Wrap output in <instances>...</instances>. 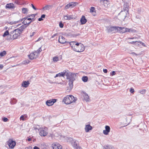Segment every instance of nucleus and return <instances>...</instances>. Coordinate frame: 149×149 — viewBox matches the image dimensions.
I'll list each match as a JSON object with an SVG mask.
<instances>
[{
  "mask_svg": "<svg viewBox=\"0 0 149 149\" xmlns=\"http://www.w3.org/2000/svg\"><path fill=\"white\" fill-rule=\"evenodd\" d=\"M77 73H74L70 72L68 70H66L65 75L66 76V79L69 81L68 84L70 88L71 89L73 86V82L76 79Z\"/></svg>",
  "mask_w": 149,
  "mask_h": 149,
  "instance_id": "obj_1",
  "label": "nucleus"
},
{
  "mask_svg": "<svg viewBox=\"0 0 149 149\" xmlns=\"http://www.w3.org/2000/svg\"><path fill=\"white\" fill-rule=\"evenodd\" d=\"M76 100L73 95H68L64 98L63 101L65 104H69L75 102Z\"/></svg>",
  "mask_w": 149,
  "mask_h": 149,
  "instance_id": "obj_2",
  "label": "nucleus"
},
{
  "mask_svg": "<svg viewBox=\"0 0 149 149\" xmlns=\"http://www.w3.org/2000/svg\"><path fill=\"white\" fill-rule=\"evenodd\" d=\"M76 46L75 47H74V50L79 52H82L84 51L85 49L84 46L81 43L77 42L76 43Z\"/></svg>",
  "mask_w": 149,
  "mask_h": 149,
  "instance_id": "obj_3",
  "label": "nucleus"
},
{
  "mask_svg": "<svg viewBox=\"0 0 149 149\" xmlns=\"http://www.w3.org/2000/svg\"><path fill=\"white\" fill-rule=\"evenodd\" d=\"M17 29L13 30L10 32V38L9 40H13L17 38L20 34L18 31H16Z\"/></svg>",
  "mask_w": 149,
  "mask_h": 149,
  "instance_id": "obj_4",
  "label": "nucleus"
},
{
  "mask_svg": "<svg viewBox=\"0 0 149 149\" xmlns=\"http://www.w3.org/2000/svg\"><path fill=\"white\" fill-rule=\"evenodd\" d=\"M40 135L41 136H45L48 133L47 128V127H44L40 129Z\"/></svg>",
  "mask_w": 149,
  "mask_h": 149,
  "instance_id": "obj_5",
  "label": "nucleus"
},
{
  "mask_svg": "<svg viewBox=\"0 0 149 149\" xmlns=\"http://www.w3.org/2000/svg\"><path fill=\"white\" fill-rule=\"evenodd\" d=\"M118 26H112L110 27H108L107 28V31L108 32H113L118 31Z\"/></svg>",
  "mask_w": 149,
  "mask_h": 149,
  "instance_id": "obj_6",
  "label": "nucleus"
},
{
  "mask_svg": "<svg viewBox=\"0 0 149 149\" xmlns=\"http://www.w3.org/2000/svg\"><path fill=\"white\" fill-rule=\"evenodd\" d=\"M28 57L30 59L33 60L38 57V53L36 51H34L28 55Z\"/></svg>",
  "mask_w": 149,
  "mask_h": 149,
  "instance_id": "obj_7",
  "label": "nucleus"
},
{
  "mask_svg": "<svg viewBox=\"0 0 149 149\" xmlns=\"http://www.w3.org/2000/svg\"><path fill=\"white\" fill-rule=\"evenodd\" d=\"M7 144L10 148H13L16 145V142L12 139H9L7 141Z\"/></svg>",
  "mask_w": 149,
  "mask_h": 149,
  "instance_id": "obj_8",
  "label": "nucleus"
},
{
  "mask_svg": "<svg viewBox=\"0 0 149 149\" xmlns=\"http://www.w3.org/2000/svg\"><path fill=\"white\" fill-rule=\"evenodd\" d=\"M29 25L24 24V25H22L20 27L17 29V30H16V31H18L19 33L20 34L22 33V32Z\"/></svg>",
  "mask_w": 149,
  "mask_h": 149,
  "instance_id": "obj_9",
  "label": "nucleus"
},
{
  "mask_svg": "<svg viewBox=\"0 0 149 149\" xmlns=\"http://www.w3.org/2000/svg\"><path fill=\"white\" fill-rule=\"evenodd\" d=\"M57 100L56 99H52L47 100L46 102V104L48 106H52L56 102Z\"/></svg>",
  "mask_w": 149,
  "mask_h": 149,
  "instance_id": "obj_10",
  "label": "nucleus"
},
{
  "mask_svg": "<svg viewBox=\"0 0 149 149\" xmlns=\"http://www.w3.org/2000/svg\"><path fill=\"white\" fill-rule=\"evenodd\" d=\"M52 147L53 149H62V146L56 143L52 144Z\"/></svg>",
  "mask_w": 149,
  "mask_h": 149,
  "instance_id": "obj_11",
  "label": "nucleus"
},
{
  "mask_svg": "<svg viewBox=\"0 0 149 149\" xmlns=\"http://www.w3.org/2000/svg\"><path fill=\"white\" fill-rule=\"evenodd\" d=\"M27 17H24L23 18H22V19H24L23 21L22 22V23L24 24H27L29 25L30 23L31 22V21H30L29 22V21H27V20H31V18H28Z\"/></svg>",
  "mask_w": 149,
  "mask_h": 149,
  "instance_id": "obj_12",
  "label": "nucleus"
},
{
  "mask_svg": "<svg viewBox=\"0 0 149 149\" xmlns=\"http://www.w3.org/2000/svg\"><path fill=\"white\" fill-rule=\"evenodd\" d=\"M118 31H119L123 33L127 32V30H128V28L119 26H118Z\"/></svg>",
  "mask_w": 149,
  "mask_h": 149,
  "instance_id": "obj_13",
  "label": "nucleus"
},
{
  "mask_svg": "<svg viewBox=\"0 0 149 149\" xmlns=\"http://www.w3.org/2000/svg\"><path fill=\"white\" fill-rule=\"evenodd\" d=\"M58 41L61 44H64L66 42L65 38L63 36H59Z\"/></svg>",
  "mask_w": 149,
  "mask_h": 149,
  "instance_id": "obj_14",
  "label": "nucleus"
},
{
  "mask_svg": "<svg viewBox=\"0 0 149 149\" xmlns=\"http://www.w3.org/2000/svg\"><path fill=\"white\" fill-rule=\"evenodd\" d=\"M105 130L103 131V133L105 135H107L109 133L110 131V127L109 126L106 125L105 127Z\"/></svg>",
  "mask_w": 149,
  "mask_h": 149,
  "instance_id": "obj_15",
  "label": "nucleus"
},
{
  "mask_svg": "<svg viewBox=\"0 0 149 149\" xmlns=\"http://www.w3.org/2000/svg\"><path fill=\"white\" fill-rule=\"evenodd\" d=\"M73 143L74 146L77 149H81V148L79 146V142L78 141L74 140L73 141Z\"/></svg>",
  "mask_w": 149,
  "mask_h": 149,
  "instance_id": "obj_16",
  "label": "nucleus"
},
{
  "mask_svg": "<svg viewBox=\"0 0 149 149\" xmlns=\"http://www.w3.org/2000/svg\"><path fill=\"white\" fill-rule=\"evenodd\" d=\"M80 21L81 24H84L86 23L87 22V20L84 16L83 15L82 16L80 19Z\"/></svg>",
  "mask_w": 149,
  "mask_h": 149,
  "instance_id": "obj_17",
  "label": "nucleus"
},
{
  "mask_svg": "<svg viewBox=\"0 0 149 149\" xmlns=\"http://www.w3.org/2000/svg\"><path fill=\"white\" fill-rule=\"evenodd\" d=\"M66 72V70L64 71L63 72L59 73L58 74H57L55 76V78L58 77H64V76H65V73Z\"/></svg>",
  "mask_w": 149,
  "mask_h": 149,
  "instance_id": "obj_18",
  "label": "nucleus"
},
{
  "mask_svg": "<svg viewBox=\"0 0 149 149\" xmlns=\"http://www.w3.org/2000/svg\"><path fill=\"white\" fill-rule=\"evenodd\" d=\"M15 6L13 3L7 4L6 6V8L9 9H13L15 8Z\"/></svg>",
  "mask_w": 149,
  "mask_h": 149,
  "instance_id": "obj_19",
  "label": "nucleus"
},
{
  "mask_svg": "<svg viewBox=\"0 0 149 149\" xmlns=\"http://www.w3.org/2000/svg\"><path fill=\"white\" fill-rule=\"evenodd\" d=\"M92 129V127L90 125H86L85 128V131L87 132H88L90 130H91Z\"/></svg>",
  "mask_w": 149,
  "mask_h": 149,
  "instance_id": "obj_20",
  "label": "nucleus"
},
{
  "mask_svg": "<svg viewBox=\"0 0 149 149\" xmlns=\"http://www.w3.org/2000/svg\"><path fill=\"white\" fill-rule=\"evenodd\" d=\"M29 81H24L22 83V86L23 87L26 88L29 85Z\"/></svg>",
  "mask_w": 149,
  "mask_h": 149,
  "instance_id": "obj_21",
  "label": "nucleus"
},
{
  "mask_svg": "<svg viewBox=\"0 0 149 149\" xmlns=\"http://www.w3.org/2000/svg\"><path fill=\"white\" fill-rule=\"evenodd\" d=\"M77 42L76 41H71L69 42V44L72 49L74 50V47H75L76 43Z\"/></svg>",
  "mask_w": 149,
  "mask_h": 149,
  "instance_id": "obj_22",
  "label": "nucleus"
},
{
  "mask_svg": "<svg viewBox=\"0 0 149 149\" xmlns=\"http://www.w3.org/2000/svg\"><path fill=\"white\" fill-rule=\"evenodd\" d=\"M65 19L66 20H70L71 19H72L73 18V17L72 15H65L64 17Z\"/></svg>",
  "mask_w": 149,
  "mask_h": 149,
  "instance_id": "obj_23",
  "label": "nucleus"
},
{
  "mask_svg": "<svg viewBox=\"0 0 149 149\" xmlns=\"http://www.w3.org/2000/svg\"><path fill=\"white\" fill-rule=\"evenodd\" d=\"M126 10H124V11L122 10L118 14V15H120L122 13H123V15L124 17V18L125 19V17H127V12H128V10H127L126 11H125Z\"/></svg>",
  "mask_w": 149,
  "mask_h": 149,
  "instance_id": "obj_24",
  "label": "nucleus"
},
{
  "mask_svg": "<svg viewBox=\"0 0 149 149\" xmlns=\"http://www.w3.org/2000/svg\"><path fill=\"white\" fill-rule=\"evenodd\" d=\"M109 3V0H104L103 1V5L105 7H108Z\"/></svg>",
  "mask_w": 149,
  "mask_h": 149,
  "instance_id": "obj_25",
  "label": "nucleus"
},
{
  "mask_svg": "<svg viewBox=\"0 0 149 149\" xmlns=\"http://www.w3.org/2000/svg\"><path fill=\"white\" fill-rule=\"evenodd\" d=\"M103 149H114V148L111 146L105 145L103 147Z\"/></svg>",
  "mask_w": 149,
  "mask_h": 149,
  "instance_id": "obj_26",
  "label": "nucleus"
},
{
  "mask_svg": "<svg viewBox=\"0 0 149 149\" xmlns=\"http://www.w3.org/2000/svg\"><path fill=\"white\" fill-rule=\"evenodd\" d=\"M84 100L86 102L88 101L89 100V97L88 95L86 93L84 94Z\"/></svg>",
  "mask_w": 149,
  "mask_h": 149,
  "instance_id": "obj_27",
  "label": "nucleus"
},
{
  "mask_svg": "<svg viewBox=\"0 0 149 149\" xmlns=\"http://www.w3.org/2000/svg\"><path fill=\"white\" fill-rule=\"evenodd\" d=\"M71 8H73L78 5V3L76 2H71L69 3Z\"/></svg>",
  "mask_w": 149,
  "mask_h": 149,
  "instance_id": "obj_28",
  "label": "nucleus"
},
{
  "mask_svg": "<svg viewBox=\"0 0 149 149\" xmlns=\"http://www.w3.org/2000/svg\"><path fill=\"white\" fill-rule=\"evenodd\" d=\"M22 13L24 14H27L28 13L29 11V10L26 8H22Z\"/></svg>",
  "mask_w": 149,
  "mask_h": 149,
  "instance_id": "obj_29",
  "label": "nucleus"
},
{
  "mask_svg": "<svg viewBox=\"0 0 149 149\" xmlns=\"http://www.w3.org/2000/svg\"><path fill=\"white\" fill-rule=\"evenodd\" d=\"M129 43L132 45H135L137 46H139V44H138V41H137L136 40H135L134 41L130 42Z\"/></svg>",
  "mask_w": 149,
  "mask_h": 149,
  "instance_id": "obj_30",
  "label": "nucleus"
},
{
  "mask_svg": "<svg viewBox=\"0 0 149 149\" xmlns=\"http://www.w3.org/2000/svg\"><path fill=\"white\" fill-rule=\"evenodd\" d=\"M26 115H22L20 116V120L24 121L26 120Z\"/></svg>",
  "mask_w": 149,
  "mask_h": 149,
  "instance_id": "obj_31",
  "label": "nucleus"
},
{
  "mask_svg": "<svg viewBox=\"0 0 149 149\" xmlns=\"http://www.w3.org/2000/svg\"><path fill=\"white\" fill-rule=\"evenodd\" d=\"M8 35L10 36V32H9L8 30H6L3 33V37H5Z\"/></svg>",
  "mask_w": 149,
  "mask_h": 149,
  "instance_id": "obj_32",
  "label": "nucleus"
},
{
  "mask_svg": "<svg viewBox=\"0 0 149 149\" xmlns=\"http://www.w3.org/2000/svg\"><path fill=\"white\" fill-rule=\"evenodd\" d=\"M82 80L84 82H86L88 80V77L87 76H83L82 78Z\"/></svg>",
  "mask_w": 149,
  "mask_h": 149,
  "instance_id": "obj_33",
  "label": "nucleus"
},
{
  "mask_svg": "<svg viewBox=\"0 0 149 149\" xmlns=\"http://www.w3.org/2000/svg\"><path fill=\"white\" fill-rule=\"evenodd\" d=\"M17 102V100L14 98H13L12 100L10 102L12 104H15Z\"/></svg>",
  "mask_w": 149,
  "mask_h": 149,
  "instance_id": "obj_34",
  "label": "nucleus"
},
{
  "mask_svg": "<svg viewBox=\"0 0 149 149\" xmlns=\"http://www.w3.org/2000/svg\"><path fill=\"white\" fill-rule=\"evenodd\" d=\"M6 54V52L5 51H3L2 52L0 53V56L1 57L4 56Z\"/></svg>",
  "mask_w": 149,
  "mask_h": 149,
  "instance_id": "obj_35",
  "label": "nucleus"
},
{
  "mask_svg": "<svg viewBox=\"0 0 149 149\" xmlns=\"http://www.w3.org/2000/svg\"><path fill=\"white\" fill-rule=\"evenodd\" d=\"M19 23V21L18 20L16 21H12L10 22V23L11 24H15Z\"/></svg>",
  "mask_w": 149,
  "mask_h": 149,
  "instance_id": "obj_36",
  "label": "nucleus"
},
{
  "mask_svg": "<svg viewBox=\"0 0 149 149\" xmlns=\"http://www.w3.org/2000/svg\"><path fill=\"white\" fill-rule=\"evenodd\" d=\"M59 60L58 57H55L53 58V61L54 62H57Z\"/></svg>",
  "mask_w": 149,
  "mask_h": 149,
  "instance_id": "obj_37",
  "label": "nucleus"
},
{
  "mask_svg": "<svg viewBox=\"0 0 149 149\" xmlns=\"http://www.w3.org/2000/svg\"><path fill=\"white\" fill-rule=\"evenodd\" d=\"M95 8L93 7H91L90 12L91 13H93L94 12V10Z\"/></svg>",
  "mask_w": 149,
  "mask_h": 149,
  "instance_id": "obj_38",
  "label": "nucleus"
},
{
  "mask_svg": "<svg viewBox=\"0 0 149 149\" xmlns=\"http://www.w3.org/2000/svg\"><path fill=\"white\" fill-rule=\"evenodd\" d=\"M36 15H37V14H31V15L29 14L27 15V17H34Z\"/></svg>",
  "mask_w": 149,
  "mask_h": 149,
  "instance_id": "obj_39",
  "label": "nucleus"
},
{
  "mask_svg": "<svg viewBox=\"0 0 149 149\" xmlns=\"http://www.w3.org/2000/svg\"><path fill=\"white\" fill-rule=\"evenodd\" d=\"M42 51L41 47H40L36 51V52H37L38 53V54L39 53Z\"/></svg>",
  "mask_w": 149,
  "mask_h": 149,
  "instance_id": "obj_40",
  "label": "nucleus"
},
{
  "mask_svg": "<svg viewBox=\"0 0 149 149\" xmlns=\"http://www.w3.org/2000/svg\"><path fill=\"white\" fill-rule=\"evenodd\" d=\"M59 26L61 28H63V24L61 22L59 23Z\"/></svg>",
  "mask_w": 149,
  "mask_h": 149,
  "instance_id": "obj_41",
  "label": "nucleus"
},
{
  "mask_svg": "<svg viewBox=\"0 0 149 149\" xmlns=\"http://www.w3.org/2000/svg\"><path fill=\"white\" fill-rule=\"evenodd\" d=\"M2 120L4 122H6L8 121V119L7 118L4 117L3 118Z\"/></svg>",
  "mask_w": 149,
  "mask_h": 149,
  "instance_id": "obj_42",
  "label": "nucleus"
},
{
  "mask_svg": "<svg viewBox=\"0 0 149 149\" xmlns=\"http://www.w3.org/2000/svg\"><path fill=\"white\" fill-rule=\"evenodd\" d=\"M116 73L115 71H113L110 73V75H111V76H113L114 75H115L116 74Z\"/></svg>",
  "mask_w": 149,
  "mask_h": 149,
  "instance_id": "obj_43",
  "label": "nucleus"
},
{
  "mask_svg": "<svg viewBox=\"0 0 149 149\" xmlns=\"http://www.w3.org/2000/svg\"><path fill=\"white\" fill-rule=\"evenodd\" d=\"M69 8H70V5L69 3L66 5L65 7V8L67 9H68Z\"/></svg>",
  "mask_w": 149,
  "mask_h": 149,
  "instance_id": "obj_44",
  "label": "nucleus"
},
{
  "mask_svg": "<svg viewBox=\"0 0 149 149\" xmlns=\"http://www.w3.org/2000/svg\"><path fill=\"white\" fill-rule=\"evenodd\" d=\"M146 90L145 89L143 90H142L140 91V93L141 94H144L146 92Z\"/></svg>",
  "mask_w": 149,
  "mask_h": 149,
  "instance_id": "obj_45",
  "label": "nucleus"
},
{
  "mask_svg": "<svg viewBox=\"0 0 149 149\" xmlns=\"http://www.w3.org/2000/svg\"><path fill=\"white\" fill-rule=\"evenodd\" d=\"M80 35V34L79 33H77L76 34H73L72 35V36L73 37H76L77 36H79Z\"/></svg>",
  "mask_w": 149,
  "mask_h": 149,
  "instance_id": "obj_46",
  "label": "nucleus"
},
{
  "mask_svg": "<svg viewBox=\"0 0 149 149\" xmlns=\"http://www.w3.org/2000/svg\"><path fill=\"white\" fill-rule=\"evenodd\" d=\"M128 29L127 30V32H133L134 30L133 29H130L128 28Z\"/></svg>",
  "mask_w": 149,
  "mask_h": 149,
  "instance_id": "obj_47",
  "label": "nucleus"
},
{
  "mask_svg": "<svg viewBox=\"0 0 149 149\" xmlns=\"http://www.w3.org/2000/svg\"><path fill=\"white\" fill-rule=\"evenodd\" d=\"M138 44H139V45L140 44H141L142 45L144 46H145V45L144 44V43L142 42L141 41H138Z\"/></svg>",
  "mask_w": 149,
  "mask_h": 149,
  "instance_id": "obj_48",
  "label": "nucleus"
},
{
  "mask_svg": "<svg viewBox=\"0 0 149 149\" xmlns=\"http://www.w3.org/2000/svg\"><path fill=\"white\" fill-rule=\"evenodd\" d=\"M130 91L131 93H133L134 92V90L133 88H131L130 89Z\"/></svg>",
  "mask_w": 149,
  "mask_h": 149,
  "instance_id": "obj_49",
  "label": "nucleus"
},
{
  "mask_svg": "<svg viewBox=\"0 0 149 149\" xmlns=\"http://www.w3.org/2000/svg\"><path fill=\"white\" fill-rule=\"evenodd\" d=\"M34 128L35 130H40V126L38 125H37L36 127H34Z\"/></svg>",
  "mask_w": 149,
  "mask_h": 149,
  "instance_id": "obj_50",
  "label": "nucleus"
},
{
  "mask_svg": "<svg viewBox=\"0 0 149 149\" xmlns=\"http://www.w3.org/2000/svg\"><path fill=\"white\" fill-rule=\"evenodd\" d=\"M49 8V6H45L44 8L43 9L45 10H47Z\"/></svg>",
  "mask_w": 149,
  "mask_h": 149,
  "instance_id": "obj_51",
  "label": "nucleus"
},
{
  "mask_svg": "<svg viewBox=\"0 0 149 149\" xmlns=\"http://www.w3.org/2000/svg\"><path fill=\"white\" fill-rule=\"evenodd\" d=\"M31 6L32 7V8L35 10H37L36 8L35 7V6L33 5V4H31Z\"/></svg>",
  "mask_w": 149,
  "mask_h": 149,
  "instance_id": "obj_52",
  "label": "nucleus"
},
{
  "mask_svg": "<svg viewBox=\"0 0 149 149\" xmlns=\"http://www.w3.org/2000/svg\"><path fill=\"white\" fill-rule=\"evenodd\" d=\"M103 71L104 73H106L107 72L108 70L107 69H104L103 70Z\"/></svg>",
  "mask_w": 149,
  "mask_h": 149,
  "instance_id": "obj_53",
  "label": "nucleus"
},
{
  "mask_svg": "<svg viewBox=\"0 0 149 149\" xmlns=\"http://www.w3.org/2000/svg\"><path fill=\"white\" fill-rule=\"evenodd\" d=\"M36 33L35 32H33L30 35V37H32Z\"/></svg>",
  "mask_w": 149,
  "mask_h": 149,
  "instance_id": "obj_54",
  "label": "nucleus"
},
{
  "mask_svg": "<svg viewBox=\"0 0 149 149\" xmlns=\"http://www.w3.org/2000/svg\"><path fill=\"white\" fill-rule=\"evenodd\" d=\"M29 63V60H28V61H24V63L25 64H28Z\"/></svg>",
  "mask_w": 149,
  "mask_h": 149,
  "instance_id": "obj_55",
  "label": "nucleus"
},
{
  "mask_svg": "<svg viewBox=\"0 0 149 149\" xmlns=\"http://www.w3.org/2000/svg\"><path fill=\"white\" fill-rule=\"evenodd\" d=\"M41 17L42 18H44L45 17V14L42 15L41 16Z\"/></svg>",
  "mask_w": 149,
  "mask_h": 149,
  "instance_id": "obj_56",
  "label": "nucleus"
},
{
  "mask_svg": "<svg viewBox=\"0 0 149 149\" xmlns=\"http://www.w3.org/2000/svg\"><path fill=\"white\" fill-rule=\"evenodd\" d=\"M43 20V19L41 17H40V18H38V20L39 21H42V20Z\"/></svg>",
  "mask_w": 149,
  "mask_h": 149,
  "instance_id": "obj_57",
  "label": "nucleus"
},
{
  "mask_svg": "<svg viewBox=\"0 0 149 149\" xmlns=\"http://www.w3.org/2000/svg\"><path fill=\"white\" fill-rule=\"evenodd\" d=\"M3 67V66L2 65L0 64V69H2Z\"/></svg>",
  "mask_w": 149,
  "mask_h": 149,
  "instance_id": "obj_58",
  "label": "nucleus"
},
{
  "mask_svg": "<svg viewBox=\"0 0 149 149\" xmlns=\"http://www.w3.org/2000/svg\"><path fill=\"white\" fill-rule=\"evenodd\" d=\"M42 37H40L39 38H38V40H37L36 42H38L40 40H41L42 39Z\"/></svg>",
  "mask_w": 149,
  "mask_h": 149,
  "instance_id": "obj_59",
  "label": "nucleus"
},
{
  "mask_svg": "<svg viewBox=\"0 0 149 149\" xmlns=\"http://www.w3.org/2000/svg\"><path fill=\"white\" fill-rule=\"evenodd\" d=\"M33 149H40L39 148H38V147L36 146H35L34 147Z\"/></svg>",
  "mask_w": 149,
  "mask_h": 149,
  "instance_id": "obj_60",
  "label": "nucleus"
},
{
  "mask_svg": "<svg viewBox=\"0 0 149 149\" xmlns=\"http://www.w3.org/2000/svg\"><path fill=\"white\" fill-rule=\"evenodd\" d=\"M25 149H32V148L31 147H26L25 148Z\"/></svg>",
  "mask_w": 149,
  "mask_h": 149,
  "instance_id": "obj_61",
  "label": "nucleus"
},
{
  "mask_svg": "<svg viewBox=\"0 0 149 149\" xmlns=\"http://www.w3.org/2000/svg\"><path fill=\"white\" fill-rule=\"evenodd\" d=\"M56 35V33L54 34L53 36H52V38H54Z\"/></svg>",
  "mask_w": 149,
  "mask_h": 149,
  "instance_id": "obj_62",
  "label": "nucleus"
},
{
  "mask_svg": "<svg viewBox=\"0 0 149 149\" xmlns=\"http://www.w3.org/2000/svg\"><path fill=\"white\" fill-rule=\"evenodd\" d=\"M136 38H128V39H136Z\"/></svg>",
  "mask_w": 149,
  "mask_h": 149,
  "instance_id": "obj_63",
  "label": "nucleus"
},
{
  "mask_svg": "<svg viewBox=\"0 0 149 149\" xmlns=\"http://www.w3.org/2000/svg\"><path fill=\"white\" fill-rule=\"evenodd\" d=\"M31 138H29L28 139V140L29 141H31Z\"/></svg>",
  "mask_w": 149,
  "mask_h": 149,
  "instance_id": "obj_64",
  "label": "nucleus"
}]
</instances>
